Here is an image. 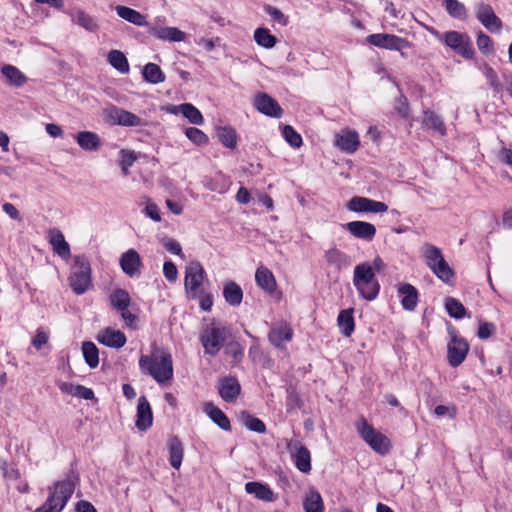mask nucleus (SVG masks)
I'll list each match as a JSON object with an SVG mask.
<instances>
[{"label":"nucleus","instance_id":"obj_11","mask_svg":"<svg viewBox=\"0 0 512 512\" xmlns=\"http://www.w3.org/2000/svg\"><path fill=\"white\" fill-rule=\"evenodd\" d=\"M476 17L490 32L499 33L501 31L502 21L489 4L479 3L476 6Z\"/></svg>","mask_w":512,"mask_h":512},{"label":"nucleus","instance_id":"obj_25","mask_svg":"<svg viewBox=\"0 0 512 512\" xmlns=\"http://www.w3.org/2000/svg\"><path fill=\"white\" fill-rule=\"evenodd\" d=\"M115 11L120 18L126 20L131 24L140 27L148 26L146 17L135 9L123 5H117L115 7Z\"/></svg>","mask_w":512,"mask_h":512},{"label":"nucleus","instance_id":"obj_19","mask_svg":"<svg viewBox=\"0 0 512 512\" xmlns=\"http://www.w3.org/2000/svg\"><path fill=\"white\" fill-rule=\"evenodd\" d=\"M96 339L99 343L115 349L122 348L127 342V338L122 331L110 327L101 330Z\"/></svg>","mask_w":512,"mask_h":512},{"label":"nucleus","instance_id":"obj_40","mask_svg":"<svg viewBox=\"0 0 512 512\" xmlns=\"http://www.w3.org/2000/svg\"><path fill=\"white\" fill-rule=\"evenodd\" d=\"M109 64L121 73L129 72V63L123 52L119 50H111L108 53Z\"/></svg>","mask_w":512,"mask_h":512},{"label":"nucleus","instance_id":"obj_56","mask_svg":"<svg viewBox=\"0 0 512 512\" xmlns=\"http://www.w3.org/2000/svg\"><path fill=\"white\" fill-rule=\"evenodd\" d=\"M163 274L169 282H174L178 276L176 265L172 261H166L163 265Z\"/></svg>","mask_w":512,"mask_h":512},{"label":"nucleus","instance_id":"obj_13","mask_svg":"<svg viewBox=\"0 0 512 512\" xmlns=\"http://www.w3.org/2000/svg\"><path fill=\"white\" fill-rule=\"evenodd\" d=\"M288 449L291 452L296 468L302 473H309L311 471L310 451L299 441L290 442Z\"/></svg>","mask_w":512,"mask_h":512},{"label":"nucleus","instance_id":"obj_38","mask_svg":"<svg viewBox=\"0 0 512 512\" xmlns=\"http://www.w3.org/2000/svg\"><path fill=\"white\" fill-rule=\"evenodd\" d=\"M303 507L305 512H323L324 504L320 493L317 490H310L306 495Z\"/></svg>","mask_w":512,"mask_h":512},{"label":"nucleus","instance_id":"obj_20","mask_svg":"<svg viewBox=\"0 0 512 512\" xmlns=\"http://www.w3.org/2000/svg\"><path fill=\"white\" fill-rule=\"evenodd\" d=\"M335 146L346 153H354L359 147V136L356 131L345 129L336 134Z\"/></svg>","mask_w":512,"mask_h":512},{"label":"nucleus","instance_id":"obj_5","mask_svg":"<svg viewBox=\"0 0 512 512\" xmlns=\"http://www.w3.org/2000/svg\"><path fill=\"white\" fill-rule=\"evenodd\" d=\"M357 430L362 439L370 446L372 450L380 455H386L390 452L391 442L384 434L376 431L365 418H361Z\"/></svg>","mask_w":512,"mask_h":512},{"label":"nucleus","instance_id":"obj_16","mask_svg":"<svg viewBox=\"0 0 512 512\" xmlns=\"http://www.w3.org/2000/svg\"><path fill=\"white\" fill-rule=\"evenodd\" d=\"M142 261L139 253L135 249H129L122 254L120 258V267L129 277H135L141 273Z\"/></svg>","mask_w":512,"mask_h":512},{"label":"nucleus","instance_id":"obj_49","mask_svg":"<svg viewBox=\"0 0 512 512\" xmlns=\"http://www.w3.org/2000/svg\"><path fill=\"white\" fill-rule=\"evenodd\" d=\"M242 421L244 425L251 431L257 432V433H265L266 431V425L265 423L248 413L243 414Z\"/></svg>","mask_w":512,"mask_h":512},{"label":"nucleus","instance_id":"obj_45","mask_svg":"<svg viewBox=\"0 0 512 512\" xmlns=\"http://www.w3.org/2000/svg\"><path fill=\"white\" fill-rule=\"evenodd\" d=\"M447 13L456 19H465L467 17V9L465 5L458 0L443 1Z\"/></svg>","mask_w":512,"mask_h":512},{"label":"nucleus","instance_id":"obj_29","mask_svg":"<svg viewBox=\"0 0 512 512\" xmlns=\"http://www.w3.org/2000/svg\"><path fill=\"white\" fill-rule=\"evenodd\" d=\"M245 491L248 494H253L257 499L272 502L274 501L273 491L265 484L252 481L245 484Z\"/></svg>","mask_w":512,"mask_h":512},{"label":"nucleus","instance_id":"obj_14","mask_svg":"<svg viewBox=\"0 0 512 512\" xmlns=\"http://www.w3.org/2000/svg\"><path fill=\"white\" fill-rule=\"evenodd\" d=\"M254 106L260 113L269 117L279 118L283 113L278 102L266 93L255 96Z\"/></svg>","mask_w":512,"mask_h":512},{"label":"nucleus","instance_id":"obj_36","mask_svg":"<svg viewBox=\"0 0 512 512\" xmlns=\"http://www.w3.org/2000/svg\"><path fill=\"white\" fill-rule=\"evenodd\" d=\"M173 111H179L190 123L201 125L204 121L201 112L192 104L184 103L173 107Z\"/></svg>","mask_w":512,"mask_h":512},{"label":"nucleus","instance_id":"obj_60","mask_svg":"<svg viewBox=\"0 0 512 512\" xmlns=\"http://www.w3.org/2000/svg\"><path fill=\"white\" fill-rule=\"evenodd\" d=\"M120 155H121L120 165H125L126 167H131L134 164V162L137 160V156L134 151L122 149L120 151Z\"/></svg>","mask_w":512,"mask_h":512},{"label":"nucleus","instance_id":"obj_30","mask_svg":"<svg viewBox=\"0 0 512 512\" xmlns=\"http://www.w3.org/2000/svg\"><path fill=\"white\" fill-rule=\"evenodd\" d=\"M223 297L230 306L237 307L243 299L242 288L237 283L228 281L223 287Z\"/></svg>","mask_w":512,"mask_h":512},{"label":"nucleus","instance_id":"obj_28","mask_svg":"<svg viewBox=\"0 0 512 512\" xmlns=\"http://www.w3.org/2000/svg\"><path fill=\"white\" fill-rule=\"evenodd\" d=\"M326 262L341 270L349 267L352 263L351 257L337 248H331L325 252Z\"/></svg>","mask_w":512,"mask_h":512},{"label":"nucleus","instance_id":"obj_10","mask_svg":"<svg viewBox=\"0 0 512 512\" xmlns=\"http://www.w3.org/2000/svg\"><path fill=\"white\" fill-rule=\"evenodd\" d=\"M349 211L357 213H383L388 210L384 202L372 200L367 197L354 196L346 204Z\"/></svg>","mask_w":512,"mask_h":512},{"label":"nucleus","instance_id":"obj_54","mask_svg":"<svg viewBox=\"0 0 512 512\" xmlns=\"http://www.w3.org/2000/svg\"><path fill=\"white\" fill-rule=\"evenodd\" d=\"M477 46L482 53H489L492 50V39L480 31L477 35Z\"/></svg>","mask_w":512,"mask_h":512},{"label":"nucleus","instance_id":"obj_59","mask_svg":"<svg viewBox=\"0 0 512 512\" xmlns=\"http://www.w3.org/2000/svg\"><path fill=\"white\" fill-rule=\"evenodd\" d=\"M199 305L203 311H210L213 305V296L210 293L199 292Z\"/></svg>","mask_w":512,"mask_h":512},{"label":"nucleus","instance_id":"obj_37","mask_svg":"<svg viewBox=\"0 0 512 512\" xmlns=\"http://www.w3.org/2000/svg\"><path fill=\"white\" fill-rule=\"evenodd\" d=\"M1 72L5 76L10 85L21 87L27 81L26 76L17 67L13 65H4L1 69Z\"/></svg>","mask_w":512,"mask_h":512},{"label":"nucleus","instance_id":"obj_32","mask_svg":"<svg viewBox=\"0 0 512 512\" xmlns=\"http://www.w3.org/2000/svg\"><path fill=\"white\" fill-rule=\"evenodd\" d=\"M204 411L209 416V418L221 429L225 431H229L231 429V424L228 417L221 409L214 406L213 403H206L204 406Z\"/></svg>","mask_w":512,"mask_h":512},{"label":"nucleus","instance_id":"obj_34","mask_svg":"<svg viewBox=\"0 0 512 512\" xmlns=\"http://www.w3.org/2000/svg\"><path fill=\"white\" fill-rule=\"evenodd\" d=\"M337 323L342 335L350 337L355 329L353 309L341 310L337 318Z\"/></svg>","mask_w":512,"mask_h":512},{"label":"nucleus","instance_id":"obj_33","mask_svg":"<svg viewBox=\"0 0 512 512\" xmlns=\"http://www.w3.org/2000/svg\"><path fill=\"white\" fill-rule=\"evenodd\" d=\"M422 124L426 128L438 132L441 136L446 135V126L442 118L432 110H424Z\"/></svg>","mask_w":512,"mask_h":512},{"label":"nucleus","instance_id":"obj_39","mask_svg":"<svg viewBox=\"0 0 512 512\" xmlns=\"http://www.w3.org/2000/svg\"><path fill=\"white\" fill-rule=\"evenodd\" d=\"M82 353L86 364L94 369L99 364V350L97 346L90 341H85L82 343Z\"/></svg>","mask_w":512,"mask_h":512},{"label":"nucleus","instance_id":"obj_17","mask_svg":"<svg viewBox=\"0 0 512 512\" xmlns=\"http://www.w3.org/2000/svg\"><path fill=\"white\" fill-rule=\"evenodd\" d=\"M153 413L145 396H140L137 405L135 426L139 431H146L152 426Z\"/></svg>","mask_w":512,"mask_h":512},{"label":"nucleus","instance_id":"obj_18","mask_svg":"<svg viewBox=\"0 0 512 512\" xmlns=\"http://www.w3.org/2000/svg\"><path fill=\"white\" fill-rule=\"evenodd\" d=\"M218 392L225 402L231 403L238 398L241 386L236 377H223L219 380Z\"/></svg>","mask_w":512,"mask_h":512},{"label":"nucleus","instance_id":"obj_46","mask_svg":"<svg viewBox=\"0 0 512 512\" xmlns=\"http://www.w3.org/2000/svg\"><path fill=\"white\" fill-rule=\"evenodd\" d=\"M254 39L258 45L267 49L274 47L277 42L276 37L270 34L266 28H257L254 32Z\"/></svg>","mask_w":512,"mask_h":512},{"label":"nucleus","instance_id":"obj_26","mask_svg":"<svg viewBox=\"0 0 512 512\" xmlns=\"http://www.w3.org/2000/svg\"><path fill=\"white\" fill-rule=\"evenodd\" d=\"M49 240L54 252H56L60 257L68 258L70 256L69 244L60 230L51 229L49 231Z\"/></svg>","mask_w":512,"mask_h":512},{"label":"nucleus","instance_id":"obj_9","mask_svg":"<svg viewBox=\"0 0 512 512\" xmlns=\"http://www.w3.org/2000/svg\"><path fill=\"white\" fill-rule=\"evenodd\" d=\"M366 40L373 46L387 50L401 51L410 47V42L405 38L387 33L371 34L367 36Z\"/></svg>","mask_w":512,"mask_h":512},{"label":"nucleus","instance_id":"obj_58","mask_svg":"<svg viewBox=\"0 0 512 512\" xmlns=\"http://www.w3.org/2000/svg\"><path fill=\"white\" fill-rule=\"evenodd\" d=\"M395 109L396 111L398 112V114L403 117V118H407L409 116V105H408V101H407V98L404 96V95H401L397 100H396V106H395Z\"/></svg>","mask_w":512,"mask_h":512},{"label":"nucleus","instance_id":"obj_27","mask_svg":"<svg viewBox=\"0 0 512 512\" xmlns=\"http://www.w3.org/2000/svg\"><path fill=\"white\" fill-rule=\"evenodd\" d=\"M77 144L85 151H97L101 146L100 137L91 131H81L75 136Z\"/></svg>","mask_w":512,"mask_h":512},{"label":"nucleus","instance_id":"obj_8","mask_svg":"<svg viewBox=\"0 0 512 512\" xmlns=\"http://www.w3.org/2000/svg\"><path fill=\"white\" fill-rule=\"evenodd\" d=\"M205 271L198 261H191L185 271L184 287L188 298L196 299L199 296L200 287L203 283Z\"/></svg>","mask_w":512,"mask_h":512},{"label":"nucleus","instance_id":"obj_42","mask_svg":"<svg viewBox=\"0 0 512 512\" xmlns=\"http://www.w3.org/2000/svg\"><path fill=\"white\" fill-rule=\"evenodd\" d=\"M445 309L448 315L452 318L462 319L466 316V308L454 297H447L445 299Z\"/></svg>","mask_w":512,"mask_h":512},{"label":"nucleus","instance_id":"obj_21","mask_svg":"<svg viewBox=\"0 0 512 512\" xmlns=\"http://www.w3.org/2000/svg\"><path fill=\"white\" fill-rule=\"evenodd\" d=\"M148 33L160 40L169 42H182L186 38V34L176 27L153 25L148 28Z\"/></svg>","mask_w":512,"mask_h":512},{"label":"nucleus","instance_id":"obj_12","mask_svg":"<svg viewBox=\"0 0 512 512\" xmlns=\"http://www.w3.org/2000/svg\"><path fill=\"white\" fill-rule=\"evenodd\" d=\"M107 117L112 124L138 127L143 125V120L136 114L122 108L112 106L107 110Z\"/></svg>","mask_w":512,"mask_h":512},{"label":"nucleus","instance_id":"obj_35","mask_svg":"<svg viewBox=\"0 0 512 512\" xmlns=\"http://www.w3.org/2000/svg\"><path fill=\"white\" fill-rule=\"evenodd\" d=\"M109 300L111 307L118 312L129 308L131 303L129 293L125 289L121 288L114 290L110 294Z\"/></svg>","mask_w":512,"mask_h":512},{"label":"nucleus","instance_id":"obj_50","mask_svg":"<svg viewBox=\"0 0 512 512\" xmlns=\"http://www.w3.org/2000/svg\"><path fill=\"white\" fill-rule=\"evenodd\" d=\"M283 137L293 148H300L302 145L301 135L290 125L283 127Z\"/></svg>","mask_w":512,"mask_h":512},{"label":"nucleus","instance_id":"obj_3","mask_svg":"<svg viewBox=\"0 0 512 512\" xmlns=\"http://www.w3.org/2000/svg\"><path fill=\"white\" fill-rule=\"evenodd\" d=\"M227 335V328L215 321L205 325L199 336V341L203 346L204 353L211 357L216 356L224 346Z\"/></svg>","mask_w":512,"mask_h":512},{"label":"nucleus","instance_id":"obj_57","mask_svg":"<svg viewBox=\"0 0 512 512\" xmlns=\"http://www.w3.org/2000/svg\"><path fill=\"white\" fill-rule=\"evenodd\" d=\"M227 353L231 355L236 362H239L244 356V349L239 343L234 342L228 345Z\"/></svg>","mask_w":512,"mask_h":512},{"label":"nucleus","instance_id":"obj_62","mask_svg":"<svg viewBox=\"0 0 512 512\" xmlns=\"http://www.w3.org/2000/svg\"><path fill=\"white\" fill-rule=\"evenodd\" d=\"M73 395L85 400H91L94 398L93 390L83 385H76L74 388Z\"/></svg>","mask_w":512,"mask_h":512},{"label":"nucleus","instance_id":"obj_52","mask_svg":"<svg viewBox=\"0 0 512 512\" xmlns=\"http://www.w3.org/2000/svg\"><path fill=\"white\" fill-rule=\"evenodd\" d=\"M187 138L196 145H203L208 142L207 135L200 129L195 127H189L185 130Z\"/></svg>","mask_w":512,"mask_h":512},{"label":"nucleus","instance_id":"obj_55","mask_svg":"<svg viewBox=\"0 0 512 512\" xmlns=\"http://www.w3.org/2000/svg\"><path fill=\"white\" fill-rule=\"evenodd\" d=\"M495 325L491 322H481L478 327L477 336L482 339H488L495 332Z\"/></svg>","mask_w":512,"mask_h":512},{"label":"nucleus","instance_id":"obj_43","mask_svg":"<svg viewBox=\"0 0 512 512\" xmlns=\"http://www.w3.org/2000/svg\"><path fill=\"white\" fill-rule=\"evenodd\" d=\"M72 21L90 32H94L98 29V25L94 19L83 10H77L72 14Z\"/></svg>","mask_w":512,"mask_h":512},{"label":"nucleus","instance_id":"obj_15","mask_svg":"<svg viewBox=\"0 0 512 512\" xmlns=\"http://www.w3.org/2000/svg\"><path fill=\"white\" fill-rule=\"evenodd\" d=\"M352 236L365 241H372L376 235V227L365 221H351L343 225Z\"/></svg>","mask_w":512,"mask_h":512},{"label":"nucleus","instance_id":"obj_64","mask_svg":"<svg viewBox=\"0 0 512 512\" xmlns=\"http://www.w3.org/2000/svg\"><path fill=\"white\" fill-rule=\"evenodd\" d=\"M145 213L149 218H151L155 222L161 221V215L158 206L155 203L148 202L145 207Z\"/></svg>","mask_w":512,"mask_h":512},{"label":"nucleus","instance_id":"obj_24","mask_svg":"<svg viewBox=\"0 0 512 512\" xmlns=\"http://www.w3.org/2000/svg\"><path fill=\"white\" fill-rule=\"evenodd\" d=\"M255 281L259 287L272 294L277 287L273 273L266 267L260 266L255 273Z\"/></svg>","mask_w":512,"mask_h":512},{"label":"nucleus","instance_id":"obj_47","mask_svg":"<svg viewBox=\"0 0 512 512\" xmlns=\"http://www.w3.org/2000/svg\"><path fill=\"white\" fill-rule=\"evenodd\" d=\"M431 270L440 280L446 283L454 277V271L444 258L440 259V261L432 267Z\"/></svg>","mask_w":512,"mask_h":512},{"label":"nucleus","instance_id":"obj_63","mask_svg":"<svg viewBox=\"0 0 512 512\" xmlns=\"http://www.w3.org/2000/svg\"><path fill=\"white\" fill-rule=\"evenodd\" d=\"M164 247L171 253L180 256L181 258H184V254L182 252L181 245L178 241L174 239H167L164 242Z\"/></svg>","mask_w":512,"mask_h":512},{"label":"nucleus","instance_id":"obj_53","mask_svg":"<svg viewBox=\"0 0 512 512\" xmlns=\"http://www.w3.org/2000/svg\"><path fill=\"white\" fill-rule=\"evenodd\" d=\"M264 10L275 22L283 26L288 24L287 16H285L278 8L271 5H265Z\"/></svg>","mask_w":512,"mask_h":512},{"label":"nucleus","instance_id":"obj_61","mask_svg":"<svg viewBox=\"0 0 512 512\" xmlns=\"http://www.w3.org/2000/svg\"><path fill=\"white\" fill-rule=\"evenodd\" d=\"M119 313L121 314L123 321L129 328H131V329L137 328L138 317L135 314L131 313L128 310V308L120 311Z\"/></svg>","mask_w":512,"mask_h":512},{"label":"nucleus","instance_id":"obj_2","mask_svg":"<svg viewBox=\"0 0 512 512\" xmlns=\"http://www.w3.org/2000/svg\"><path fill=\"white\" fill-rule=\"evenodd\" d=\"M353 284L360 296L367 301L376 299L380 291V284L375 277L373 267L368 262L355 266Z\"/></svg>","mask_w":512,"mask_h":512},{"label":"nucleus","instance_id":"obj_51","mask_svg":"<svg viewBox=\"0 0 512 512\" xmlns=\"http://www.w3.org/2000/svg\"><path fill=\"white\" fill-rule=\"evenodd\" d=\"M485 76L488 84L494 90L495 94H499L503 91V85L501 84L496 71L492 67H485Z\"/></svg>","mask_w":512,"mask_h":512},{"label":"nucleus","instance_id":"obj_41","mask_svg":"<svg viewBox=\"0 0 512 512\" xmlns=\"http://www.w3.org/2000/svg\"><path fill=\"white\" fill-rule=\"evenodd\" d=\"M143 77L152 84H158L165 81V75L161 68L154 63H148L144 66Z\"/></svg>","mask_w":512,"mask_h":512},{"label":"nucleus","instance_id":"obj_48","mask_svg":"<svg viewBox=\"0 0 512 512\" xmlns=\"http://www.w3.org/2000/svg\"><path fill=\"white\" fill-rule=\"evenodd\" d=\"M443 258L444 257L442 252L438 247L431 244H426L424 246L425 263L430 269L434 267L440 261V259Z\"/></svg>","mask_w":512,"mask_h":512},{"label":"nucleus","instance_id":"obj_23","mask_svg":"<svg viewBox=\"0 0 512 512\" xmlns=\"http://www.w3.org/2000/svg\"><path fill=\"white\" fill-rule=\"evenodd\" d=\"M292 329L287 324L273 326L268 334V339L275 347H282L283 343L292 339Z\"/></svg>","mask_w":512,"mask_h":512},{"label":"nucleus","instance_id":"obj_4","mask_svg":"<svg viewBox=\"0 0 512 512\" xmlns=\"http://www.w3.org/2000/svg\"><path fill=\"white\" fill-rule=\"evenodd\" d=\"M91 266L85 256H75L71 267L69 284L77 295L84 294L91 286Z\"/></svg>","mask_w":512,"mask_h":512},{"label":"nucleus","instance_id":"obj_7","mask_svg":"<svg viewBox=\"0 0 512 512\" xmlns=\"http://www.w3.org/2000/svg\"><path fill=\"white\" fill-rule=\"evenodd\" d=\"M450 340L447 344V360L451 367L461 365L469 352L470 346L468 342L460 337L457 332L449 330Z\"/></svg>","mask_w":512,"mask_h":512},{"label":"nucleus","instance_id":"obj_1","mask_svg":"<svg viewBox=\"0 0 512 512\" xmlns=\"http://www.w3.org/2000/svg\"><path fill=\"white\" fill-rule=\"evenodd\" d=\"M142 373L151 376L158 384L169 382L173 377V362L170 353L161 352L159 355H142L139 359Z\"/></svg>","mask_w":512,"mask_h":512},{"label":"nucleus","instance_id":"obj_44","mask_svg":"<svg viewBox=\"0 0 512 512\" xmlns=\"http://www.w3.org/2000/svg\"><path fill=\"white\" fill-rule=\"evenodd\" d=\"M217 137L225 147L230 149L236 147L237 135L232 127H219L217 129Z\"/></svg>","mask_w":512,"mask_h":512},{"label":"nucleus","instance_id":"obj_22","mask_svg":"<svg viewBox=\"0 0 512 512\" xmlns=\"http://www.w3.org/2000/svg\"><path fill=\"white\" fill-rule=\"evenodd\" d=\"M398 293L401 296V304L403 309L407 311H414L418 303L417 289L408 283L400 284Z\"/></svg>","mask_w":512,"mask_h":512},{"label":"nucleus","instance_id":"obj_6","mask_svg":"<svg viewBox=\"0 0 512 512\" xmlns=\"http://www.w3.org/2000/svg\"><path fill=\"white\" fill-rule=\"evenodd\" d=\"M431 33L462 57L472 59L475 55L471 40L467 34L457 31H447L444 34H440L434 29L431 30Z\"/></svg>","mask_w":512,"mask_h":512},{"label":"nucleus","instance_id":"obj_31","mask_svg":"<svg viewBox=\"0 0 512 512\" xmlns=\"http://www.w3.org/2000/svg\"><path fill=\"white\" fill-rule=\"evenodd\" d=\"M169 461L174 469H179L183 460V444L177 436H173L168 442Z\"/></svg>","mask_w":512,"mask_h":512}]
</instances>
